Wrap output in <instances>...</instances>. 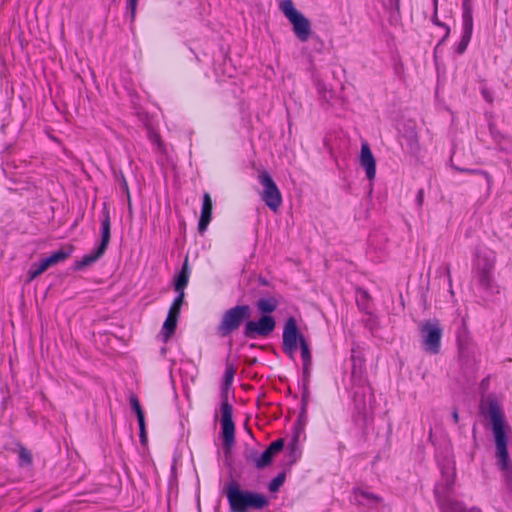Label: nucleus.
Wrapping results in <instances>:
<instances>
[{"mask_svg":"<svg viewBox=\"0 0 512 512\" xmlns=\"http://www.w3.org/2000/svg\"><path fill=\"white\" fill-rule=\"evenodd\" d=\"M488 414L492 424V431L495 440V456L499 469L505 473L508 481L512 479V464L507 450V435L504 415L495 402L488 407Z\"/></svg>","mask_w":512,"mask_h":512,"instance_id":"obj_1","label":"nucleus"},{"mask_svg":"<svg viewBox=\"0 0 512 512\" xmlns=\"http://www.w3.org/2000/svg\"><path fill=\"white\" fill-rule=\"evenodd\" d=\"M226 497L231 512H248L260 510L268 505L267 498L259 493L240 489L237 482L232 481L225 486Z\"/></svg>","mask_w":512,"mask_h":512,"instance_id":"obj_2","label":"nucleus"},{"mask_svg":"<svg viewBox=\"0 0 512 512\" xmlns=\"http://www.w3.org/2000/svg\"><path fill=\"white\" fill-rule=\"evenodd\" d=\"M298 343L301 349V357L303 362V371L307 373L311 365V352L309 345L303 335L299 333L297 322L293 317L287 319L283 330V350L284 352L293 357L298 349Z\"/></svg>","mask_w":512,"mask_h":512,"instance_id":"obj_3","label":"nucleus"},{"mask_svg":"<svg viewBox=\"0 0 512 512\" xmlns=\"http://www.w3.org/2000/svg\"><path fill=\"white\" fill-rule=\"evenodd\" d=\"M279 8L281 12L285 15V17L289 20V22L293 26V32L296 37L302 41L306 42L311 34V23L310 21L296 8L292 0H283Z\"/></svg>","mask_w":512,"mask_h":512,"instance_id":"obj_4","label":"nucleus"},{"mask_svg":"<svg viewBox=\"0 0 512 512\" xmlns=\"http://www.w3.org/2000/svg\"><path fill=\"white\" fill-rule=\"evenodd\" d=\"M111 218L109 209L106 205L103 208V219L101 222V242L99 246L92 251L90 254H87L82 257L80 261L75 264V269H82L86 266L91 265L95 261H97L106 251L108 244L110 242L111 237Z\"/></svg>","mask_w":512,"mask_h":512,"instance_id":"obj_5","label":"nucleus"},{"mask_svg":"<svg viewBox=\"0 0 512 512\" xmlns=\"http://www.w3.org/2000/svg\"><path fill=\"white\" fill-rule=\"evenodd\" d=\"M495 262L496 255L492 250H478L475 261V277L484 289L490 288Z\"/></svg>","mask_w":512,"mask_h":512,"instance_id":"obj_6","label":"nucleus"},{"mask_svg":"<svg viewBox=\"0 0 512 512\" xmlns=\"http://www.w3.org/2000/svg\"><path fill=\"white\" fill-rule=\"evenodd\" d=\"M419 331L424 350L431 354L439 353L443 335V328L439 320L433 319L422 322Z\"/></svg>","mask_w":512,"mask_h":512,"instance_id":"obj_7","label":"nucleus"},{"mask_svg":"<svg viewBox=\"0 0 512 512\" xmlns=\"http://www.w3.org/2000/svg\"><path fill=\"white\" fill-rule=\"evenodd\" d=\"M250 317L248 305H237L228 309L222 316L217 331L221 337H226L236 331L244 320Z\"/></svg>","mask_w":512,"mask_h":512,"instance_id":"obj_8","label":"nucleus"},{"mask_svg":"<svg viewBox=\"0 0 512 512\" xmlns=\"http://www.w3.org/2000/svg\"><path fill=\"white\" fill-rule=\"evenodd\" d=\"M258 180L263 187L261 199L274 212L282 205V195L269 172L263 170L258 175Z\"/></svg>","mask_w":512,"mask_h":512,"instance_id":"obj_9","label":"nucleus"},{"mask_svg":"<svg viewBox=\"0 0 512 512\" xmlns=\"http://www.w3.org/2000/svg\"><path fill=\"white\" fill-rule=\"evenodd\" d=\"M283 446V439H278L272 442L261 454L257 450L251 449L246 453V460L256 468L263 469L271 464L273 457L283 449Z\"/></svg>","mask_w":512,"mask_h":512,"instance_id":"obj_10","label":"nucleus"},{"mask_svg":"<svg viewBox=\"0 0 512 512\" xmlns=\"http://www.w3.org/2000/svg\"><path fill=\"white\" fill-rule=\"evenodd\" d=\"M221 428L224 445L230 447L235 439V425L233 422V407L228 403L227 395L222 396Z\"/></svg>","mask_w":512,"mask_h":512,"instance_id":"obj_11","label":"nucleus"},{"mask_svg":"<svg viewBox=\"0 0 512 512\" xmlns=\"http://www.w3.org/2000/svg\"><path fill=\"white\" fill-rule=\"evenodd\" d=\"M276 323L272 316L264 315L258 321H248L244 327V335L254 339L257 336L267 337L275 329Z\"/></svg>","mask_w":512,"mask_h":512,"instance_id":"obj_12","label":"nucleus"},{"mask_svg":"<svg viewBox=\"0 0 512 512\" xmlns=\"http://www.w3.org/2000/svg\"><path fill=\"white\" fill-rule=\"evenodd\" d=\"M72 250V246H67L52 253L49 257L42 259L37 266H33L29 271V279H35L36 277L44 273L49 267L65 261L68 257H70Z\"/></svg>","mask_w":512,"mask_h":512,"instance_id":"obj_13","label":"nucleus"},{"mask_svg":"<svg viewBox=\"0 0 512 512\" xmlns=\"http://www.w3.org/2000/svg\"><path fill=\"white\" fill-rule=\"evenodd\" d=\"M360 164L365 169L367 178L372 181L376 176V161L367 142L362 143Z\"/></svg>","mask_w":512,"mask_h":512,"instance_id":"obj_14","label":"nucleus"},{"mask_svg":"<svg viewBox=\"0 0 512 512\" xmlns=\"http://www.w3.org/2000/svg\"><path fill=\"white\" fill-rule=\"evenodd\" d=\"M354 501L357 505L365 506L368 509H374L381 502V498L373 493L362 489H354Z\"/></svg>","mask_w":512,"mask_h":512,"instance_id":"obj_15","label":"nucleus"},{"mask_svg":"<svg viewBox=\"0 0 512 512\" xmlns=\"http://www.w3.org/2000/svg\"><path fill=\"white\" fill-rule=\"evenodd\" d=\"M212 218V199L209 193H204L203 203L201 209V216L198 223V229L200 232H204Z\"/></svg>","mask_w":512,"mask_h":512,"instance_id":"obj_16","label":"nucleus"},{"mask_svg":"<svg viewBox=\"0 0 512 512\" xmlns=\"http://www.w3.org/2000/svg\"><path fill=\"white\" fill-rule=\"evenodd\" d=\"M130 405L131 408L135 411L139 429H140V439L141 442L144 443L146 441V427H145V418H144V412L142 410V407L140 405V402L136 395L132 394L130 396Z\"/></svg>","mask_w":512,"mask_h":512,"instance_id":"obj_17","label":"nucleus"},{"mask_svg":"<svg viewBox=\"0 0 512 512\" xmlns=\"http://www.w3.org/2000/svg\"><path fill=\"white\" fill-rule=\"evenodd\" d=\"M179 316V313L170 310L168 311L167 318L164 321L162 327V335L165 342H167L169 338L174 334L177 327Z\"/></svg>","mask_w":512,"mask_h":512,"instance_id":"obj_18","label":"nucleus"},{"mask_svg":"<svg viewBox=\"0 0 512 512\" xmlns=\"http://www.w3.org/2000/svg\"><path fill=\"white\" fill-rule=\"evenodd\" d=\"M463 21V34L459 44L457 45L456 52L458 54L464 53L467 49L468 44L471 40L473 33V20H462Z\"/></svg>","mask_w":512,"mask_h":512,"instance_id":"obj_19","label":"nucleus"},{"mask_svg":"<svg viewBox=\"0 0 512 512\" xmlns=\"http://www.w3.org/2000/svg\"><path fill=\"white\" fill-rule=\"evenodd\" d=\"M190 277V269L188 266V260L186 259L182 265L180 272L177 274L174 280L175 291H184L188 285Z\"/></svg>","mask_w":512,"mask_h":512,"instance_id":"obj_20","label":"nucleus"},{"mask_svg":"<svg viewBox=\"0 0 512 512\" xmlns=\"http://www.w3.org/2000/svg\"><path fill=\"white\" fill-rule=\"evenodd\" d=\"M442 512H481L477 508L466 509L461 503L447 500L440 505Z\"/></svg>","mask_w":512,"mask_h":512,"instance_id":"obj_21","label":"nucleus"},{"mask_svg":"<svg viewBox=\"0 0 512 512\" xmlns=\"http://www.w3.org/2000/svg\"><path fill=\"white\" fill-rule=\"evenodd\" d=\"M257 309L261 313H272L278 307V302L275 298H261L257 301Z\"/></svg>","mask_w":512,"mask_h":512,"instance_id":"obj_22","label":"nucleus"},{"mask_svg":"<svg viewBox=\"0 0 512 512\" xmlns=\"http://www.w3.org/2000/svg\"><path fill=\"white\" fill-rule=\"evenodd\" d=\"M316 87L321 100L329 105H332L334 99V92L331 89H329L326 86V84L322 82H317Z\"/></svg>","mask_w":512,"mask_h":512,"instance_id":"obj_23","label":"nucleus"},{"mask_svg":"<svg viewBox=\"0 0 512 512\" xmlns=\"http://www.w3.org/2000/svg\"><path fill=\"white\" fill-rule=\"evenodd\" d=\"M18 456L20 466L32 464L33 458L31 452L21 445L19 446L18 449Z\"/></svg>","mask_w":512,"mask_h":512,"instance_id":"obj_24","label":"nucleus"},{"mask_svg":"<svg viewBox=\"0 0 512 512\" xmlns=\"http://www.w3.org/2000/svg\"><path fill=\"white\" fill-rule=\"evenodd\" d=\"M176 292L178 293V296L174 299L169 310L180 314L181 307L184 302L185 293H184V291H176Z\"/></svg>","mask_w":512,"mask_h":512,"instance_id":"obj_25","label":"nucleus"},{"mask_svg":"<svg viewBox=\"0 0 512 512\" xmlns=\"http://www.w3.org/2000/svg\"><path fill=\"white\" fill-rule=\"evenodd\" d=\"M472 0H462V20H473Z\"/></svg>","mask_w":512,"mask_h":512,"instance_id":"obj_26","label":"nucleus"},{"mask_svg":"<svg viewBox=\"0 0 512 512\" xmlns=\"http://www.w3.org/2000/svg\"><path fill=\"white\" fill-rule=\"evenodd\" d=\"M235 372H236V370L233 365L228 364L226 366V370H225V374H224V385L226 387H229L232 384Z\"/></svg>","mask_w":512,"mask_h":512,"instance_id":"obj_27","label":"nucleus"},{"mask_svg":"<svg viewBox=\"0 0 512 512\" xmlns=\"http://www.w3.org/2000/svg\"><path fill=\"white\" fill-rule=\"evenodd\" d=\"M285 481V475L284 474H279L278 476H276L269 484V490L271 492H276L278 491V489L283 485Z\"/></svg>","mask_w":512,"mask_h":512,"instance_id":"obj_28","label":"nucleus"},{"mask_svg":"<svg viewBox=\"0 0 512 512\" xmlns=\"http://www.w3.org/2000/svg\"><path fill=\"white\" fill-rule=\"evenodd\" d=\"M454 169H456L457 171H460V172H464V173H470V174H481V175H483V176L486 178V180H487L488 184H490V183H491V177H490V175H489L487 172H485V171H482V170H476V169H462V168H459V167H454Z\"/></svg>","mask_w":512,"mask_h":512,"instance_id":"obj_29","label":"nucleus"},{"mask_svg":"<svg viewBox=\"0 0 512 512\" xmlns=\"http://www.w3.org/2000/svg\"><path fill=\"white\" fill-rule=\"evenodd\" d=\"M138 0H128L127 1V8L130 10V17L131 21L133 22L136 16V9H137Z\"/></svg>","mask_w":512,"mask_h":512,"instance_id":"obj_30","label":"nucleus"},{"mask_svg":"<svg viewBox=\"0 0 512 512\" xmlns=\"http://www.w3.org/2000/svg\"><path fill=\"white\" fill-rule=\"evenodd\" d=\"M433 22H434L436 25H438V26H440V27H442V28H444V29H445V34H444V38H443V39L447 38V37H448V35H449V33H450V29H449V27H448V26H446L445 24L441 23V22L438 20V18H437L436 16H434V17H433Z\"/></svg>","mask_w":512,"mask_h":512,"instance_id":"obj_31","label":"nucleus"},{"mask_svg":"<svg viewBox=\"0 0 512 512\" xmlns=\"http://www.w3.org/2000/svg\"><path fill=\"white\" fill-rule=\"evenodd\" d=\"M482 95H483L484 99H485L487 102L491 103V102L493 101L492 94H491V92H490L489 90H487V89H483V90H482Z\"/></svg>","mask_w":512,"mask_h":512,"instance_id":"obj_32","label":"nucleus"},{"mask_svg":"<svg viewBox=\"0 0 512 512\" xmlns=\"http://www.w3.org/2000/svg\"><path fill=\"white\" fill-rule=\"evenodd\" d=\"M423 198H424V192H423V190H419L418 193H417V197H416V200H417V203H418L419 206L422 205Z\"/></svg>","mask_w":512,"mask_h":512,"instance_id":"obj_33","label":"nucleus"},{"mask_svg":"<svg viewBox=\"0 0 512 512\" xmlns=\"http://www.w3.org/2000/svg\"><path fill=\"white\" fill-rule=\"evenodd\" d=\"M452 419H453L455 424H457L459 422V414H458L457 409L453 410V412H452Z\"/></svg>","mask_w":512,"mask_h":512,"instance_id":"obj_34","label":"nucleus"},{"mask_svg":"<svg viewBox=\"0 0 512 512\" xmlns=\"http://www.w3.org/2000/svg\"><path fill=\"white\" fill-rule=\"evenodd\" d=\"M124 187H125L126 192H127L128 206L130 207V206H131V199H130V193H129V190H128V187H127V183H126V182L124 183Z\"/></svg>","mask_w":512,"mask_h":512,"instance_id":"obj_35","label":"nucleus"},{"mask_svg":"<svg viewBox=\"0 0 512 512\" xmlns=\"http://www.w3.org/2000/svg\"><path fill=\"white\" fill-rule=\"evenodd\" d=\"M458 342H459V348H460L461 350H463V349H464V346H463L462 341L459 339V340H458Z\"/></svg>","mask_w":512,"mask_h":512,"instance_id":"obj_36","label":"nucleus"},{"mask_svg":"<svg viewBox=\"0 0 512 512\" xmlns=\"http://www.w3.org/2000/svg\"><path fill=\"white\" fill-rule=\"evenodd\" d=\"M437 1H438V0H434L435 7L437 6Z\"/></svg>","mask_w":512,"mask_h":512,"instance_id":"obj_37","label":"nucleus"},{"mask_svg":"<svg viewBox=\"0 0 512 512\" xmlns=\"http://www.w3.org/2000/svg\"><path fill=\"white\" fill-rule=\"evenodd\" d=\"M35 512H41V509H37Z\"/></svg>","mask_w":512,"mask_h":512,"instance_id":"obj_38","label":"nucleus"}]
</instances>
